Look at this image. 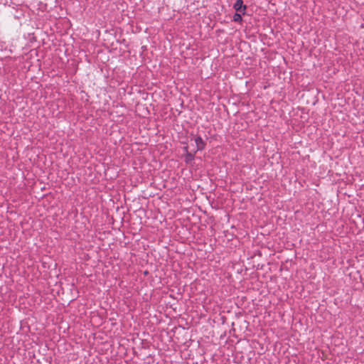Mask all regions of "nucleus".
Segmentation results:
<instances>
[{"label":"nucleus","mask_w":364,"mask_h":364,"mask_svg":"<svg viewBox=\"0 0 364 364\" xmlns=\"http://www.w3.org/2000/svg\"><path fill=\"white\" fill-rule=\"evenodd\" d=\"M233 8L237 12H242L244 14L245 11L247 9V6L243 4L242 0H237L233 5Z\"/></svg>","instance_id":"1"},{"label":"nucleus","mask_w":364,"mask_h":364,"mask_svg":"<svg viewBox=\"0 0 364 364\" xmlns=\"http://www.w3.org/2000/svg\"><path fill=\"white\" fill-rule=\"evenodd\" d=\"M195 143L196 144V151H195V153L197 151H202L205 147V142L203 140V139L200 136H197L194 138Z\"/></svg>","instance_id":"2"},{"label":"nucleus","mask_w":364,"mask_h":364,"mask_svg":"<svg viewBox=\"0 0 364 364\" xmlns=\"http://www.w3.org/2000/svg\"><path fill=\"white\" fill-rule=\"evenodd\" d=\"M184 149L186 150V154L185 155V162L186 164H189L191 163L193 159H194V154L195 152L193 154V153H191L188 151V147H185Z\"/></svg>","instance_id":"3"},{"label":"nucleus","mask_w":364,"mask_h":364,"mask_svg":"<svg viewBox=\"0 0 364 364\" xmlns=\"http://www.w3.org/2000/svg\"><path fill=\"white\" fill-rule=\"evenodd\" d=\"M233 21L235 22H241L242 21L241 14L235 13L233 16Z\"/></svg>","instance_id":"4"}]
</instances>
